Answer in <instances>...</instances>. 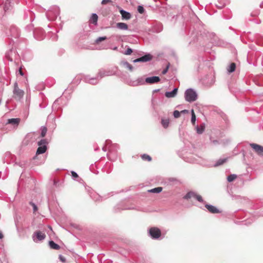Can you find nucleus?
I'll list each match as a JSON object with an SVG mask.
<instances>
[{"label": "nucleus", "mask_w": 263, "mask_h": 263, "mask_svg": "<svg viewBox=\"0 0 263 263\" xmlns=\"http://www.w3.org/2000/svg\"><path fill=\"white\" fill-rule=\"evenodd\" d=\"M236 69V64L234 63H232L227 69L229 73L233 72Z\"/></svg>", "instance_id": "nucleus-25"}, {"label": "nucleus", "mask_w": 263, "mask_h": 263, "mask_svg": "<svg viewBox=\"0 0 263 263\" xmlns=\"http://www.w3.org/2000/svg\"><path fill=\"white\" fill-rule=\"evenodd\" d=\"M82 79L84 82L93 85L97 84L98 82V80L97 77H91L88 75L83 77Z\"/></svg>", "instance_id": "nucleus-10"}, {"label": "nucleus", "mask_w": 263, "mask_h": 263, "mask_svg": "<svg viewBox=\"0 0 263 263\" xmlns=\"http://www.w3.org/2000/svg\"><path fill=\"white\" fill-rule=\"evenodd\" d=\"M160 81V79L157 76H153L151 77H148L145 79L146 83L148 84H154L159 82Z\"/></svg>", "instance_id": "nucleus-12"}, {"label": "nucleus", "mask_w": 263, "mask_h": 263, "mask_svg": "<svg viewBox=\"0 0 263 263\" xmlns=\"http://www.w3.org/2000/svg\"><path fill=\"white\" fill-rule=\"evenodd\" d=\"M212 143L214 144V145H216V144H219V141L218 140H213L212 141Z\"/></svg>", "instance_id": "nucleus-47"}, {"label": "nucleus", "mask_w": 263, "mask_h": 263, "mask_svg": "<svg viewBox=\"0 0 263 263\" xmlns=\"http://www.w3.org/2000/svg\"><path fill=\"white\" fill-rule=\"evenodd\" d=\"M4 236L2 233L0 231V239H2L3 238Z\"/></svg>", "instance_id": "nucleus-50"}, {"label": "nucleus", "mask_w": 263, "mask_h": 263, "mask_svg": "<svg viewBox=\"0 0 263 263\" xmlns=\"http://www.w3.org/2000/svg\"><path fill=\"white\" fill-rule=\"evenodd\" d=\"M195 193L193 192L190 191L188 192L184 197H183V199L188 200L192 197L194 198Z\"/></svg>", "instance_id": "nucleus-27"}, {"label": "nucleus", "mask_w": 263, "mask_h": 263, "mask_svg": "<svg viewBox=\"0 0 263 263\" xmlns=\"http://www.w3.org/2000/svg\"><path fill=\"white\" fill-rule=\"evenodd\" d=\"M237 178V176L235 174H232L228 176L227 180L228 182H232L234 181Z\"/></svg>", "instance_id": "nucleus-31"}, {"label": "nucleus", "mask_w": 263, "mask_h": 263, "mask_svg": "<svg viewBox=\"0 0 263 263\" xmlns=\"http://www.w3.org/2000/svg\"><path fill=\"white\" fill-rule=\"evenodd\" d=\"M59 258H60V260H61L63 262H65L66 259H65V257L64 256H63L62 255H60Z\"/></svg>", "instance_id": "nucleus-44"}, {"label": "nucleus", "mask_w": 263, "mask_h": 263, "mask_svg": "<svg viewBox=\"0 0 263 263\" xmlns=\"http://www.w3.org/2000/svg\"><path fill=\"white\" fill-rule=\"evenodd\" d=\"M213 83H214V81H213V80L212 79V83H211V84H213Z\"/></svg>", "instance_id": "nucleus-54"}, {"label": "nucleus", "mask_w": 263, "mask_h": 263, "mask_svg": "<svg viewBox=\"0 0 263 263\" xmlns=\"http://www.w3.org/2000/svg\"><path fill=\"white\" fill-rule=\"evenodd\" d=\"M71 176L74 178H77L78 177L77 173L74 171L71 172Z\"/></svg>", "instance_id": "nucleus-42"}, {"label": "nucleus", "mask_w": 263, "mask_h": 263, "mask_svg": "<svg viewBox=\"0 0 263 263\" xmlns=\"http://www.w3.org/2000/svg\"><path fill=\"white\" fill-rule=\"evenodd\" d=\"M97 150V148H95V151H96Z\"/></svg>", "instance_id": "nucleus-56"}, {"label": "nucleus", "mask_w": 263, "mask_h": 263, "mask_svg": "<svg viewBox=\"0 0 263 263\" xmlns=\"http://www.w3.org/2000/svg\"><path fill=\"white\" fill-rule=\"evenodd\" d=\"M168 67H169V66L168 65L165 69H164L162 70V74H165L167 73V72L168 71Z\"/></svg>", "instance_id": "nucleus-43"}, {"label": "nucleus", "mask_w": 263, "mask_h": 263, "mask_svg": "<svg viewBox=\"0 0 263 263\" xmlns=\"http://www.w3.org/2000/svg\"><path fill=\"white\" fill-rule=\"evenodd\" d=\"M137 10L138 12L140 14H143L145 11V9L142 6H138Z\"/></svg>", "instance_id": "nucleus-37"}, {"label": "nucleus", "mask_w": 263, "mask_h": 263, "mask_svg": "<svg viewBox=\"0 0 263 263\" xmlns=\"http://www.w3.org/2000/svg\"><path fill=\"white\" fill-rule=\"evenodd\" d=\"M205 207L208 209L209 212L212 214H217L221 213V211L214 205L206 203L205 204Z\"/></svg>", "instance_id": "nucleus-11"}, {"label": "nucleus", "mask_w": 263, "mask_h": 263, "mask_svg": "<svg viewBox=\"0 0 263 263\" xmlns=\"http://www.w3.org/2000/svg\"><path fill=\"white\" fill-rule=\"evenodd\" d=\"M100 77H104L105 76H108L109 73L108 72H105L104 71L101 70L100 71Z\"/></svg>", "instance_id": "nucleus-39"}, {"label": "nucleus", "mask_w": 263, "mask_h": 263, "mask_svg": "<svg viewBox=\"0 0 263 263\" xmlns=\"http://www.w3.org/2000/svg\"><path fill=\"white\" fill-rule=\"evenodd\" d=\"M194 198H196L200 202H204L202 197L200 195H197L196 193H195Z\"/></svg>", "instance_id": "nucleus-34"}, {"label": "nucleus", "mask_w": 263, "mask_h": 263, "mask_svg": "<svg viewBox=\"0 0 263 263\" xmlns=\"http://www.w3.org/2000/svg\"><path fill=\"white\" fill-rule=\"evenodd\" d=\"M142 158L144 160H147L148 161H151L152 160V158L150 156L147 154H143L141 156Z\"/></svg>", "instance_id": "nucleus-33"}, {"label": "nucleus", "mask_w": 263, "mask_h": 263, "mask_svg": "<svg viewBox=\"0 0 263 263\" xmlns=\"http://www.w3.org/2000/svg\"><path fill=\"white\" fill-rule=\"evenodd\" d=\"M112 4L111 0H102L101 2V4L102 5H105L107 4Z\"/></svg>", "instance_id": "nucleus-41"}, {"label": "nucleus", "mask_w": 263, "mask_h": 263, "mask_svg": "<svg viewBox=\"0 0 263 263\" xmlns=\"http://www.w3.org/2000/svg\"><path fill=\"white\" fill-rule=\"evenodd\" d=\"M159 90H160V89H155V90H154L153 92H158Z\"/></svg>", "instance_id": "nucleus-51"}, {"label": "nucleus", "mask_w": 263, "mask_h": 263, "mask_svg": "<svg viewBox=\"0 0 263 263\" xmlns=\"http://www.w3.org/2000/svg\"><path fill=\"white\" fill-rule=\"evenodd\" d=\"M123 65L128 69H129L130 71L133 70V67L127 62H124L123 63Z\"/></svg>", "instance_id": "nucleus-35"}, {"label": "nucleus", "mask_w": 263, "mask_h": 263, "mask_svg": "<svg viewBox=\"0 0 263 263\" xmlns=\"http://www.w3.org/2000/svg\"><path fill=\"white\" fill-rule=\"evenodd\" d=\"M162 191V187H155L154 189H151L149 190L148 191L151 193H159Z\"/></svg>", "instance_id": "nucleus-29"}, {"label": "nucleus", "mask_w": 263, "mask_h": 263, "mask_svg": "<svg viewBox=\"0 0 263 263\" xmlns=\"http://www.w3.org/2000/svg\"><path fill=\"white\" fill-rule=\"evenodd\" d=\"M227 161V158H220L218 159L214 164L215 166H218L223 164Z\"/></svg>", "instance_id": "nucleus-23"}, {"label": "nucleus", "mask_w": 263, "mask_h": 263, "mask_svg": "<svg viewBox=\"0 0 263 263\" xmlns=\"http://www.w3.org/2000/svg\"><path fill=\"white\" fill-rule=\"evenodd\" d=\"M9 32L10 34L9 35H10L12 37L16 39L20 36V31L15 26H11L9 29Z\"/></svg>", "instance_id": "nucleus-9"}, {"label": "nucleus", "mask_w": 263, "mask_h": 263, "mask_svg": "<svg viewBox=\"0 0 263 263\" xmlns=\"http://www.w3.org/2000/svg\"><path fill=\"white\" fill-rule=\"evenodd\" d=\"M191 122L193 124V125H195L196 122V115L194 113L193 109L191 110Z\"/></svg>", "instance_id": "nucleus-32"}, {"label": "nucleus", "mask_w": 263, "mask_h": 263, "mask_svg": "<svg viewBox=\"0 0 263 263\" xmlns=\"http://www.w3.org/2000/svg\"><path fill=\"white\" fill-rule=\"evenodd\" d=\"M148 233L149 236L154 239H158L161 236V231L157 228H152L149 230Z\"/></svg>", "instance_id": "nucleus-5"}, {"label": "nucleus", "mask_w": 263, "mask_h": 263, "mask_svg": "<svg viewBox=\"0 0 263 263\" xmlns=\"http://www.w3.org/2000/svg\"><path fill=\"white\" fill-rule=\"evenodd\" d=\"M49 245L50 248L54 250H59L60 247L59 245L55 243L53 241L51 240L49 242Z\"/></svg>", "instance_id": "nucleus-21"}, {"label": "nucleus", "mask_w": 263, "mask_h": 263, "mask_svg": "<svg viewBox=\"0 0 263 263\" xmlns=\"http://www.w3.org/2000/svg\"><path fill=\"white\" fill-rule=\"evenodd\" d=\"M18 72H19V74H20L21 76H24V73L23 72V71H22V70L21 68H20V69H19V70H18Z\"/></svg>", "instance_id": "nucleus-46"}, {"label": "nucleus", "mask_w": 263, "mask_h": 263, "mask_svg": "<svg viewBox=\"0 0 263 263\" xmlns=\"http://www.w3.org/2000/svg\"><path fill=\"white\" fill-rule=\"evenodd\" d=\"M250 146L254 152L259 156H263V146L256 143H251Z\"/></svg>", "instance_id": "nucleus-7"}, {"label": "nucleus", "mask_w": 263, "mask_h": 263, "mask_svg": "<svg viewBox=\"0 0 263 263\" xmlns=\"http://www.w3.org/2000/svg\"><path fill=\"white\" fill-rule=\"evenodd\" d=\"M153 58V56L147 53L145 54L144 55L141 57L140 58V62H146L148 61H151Z\"/></svg>", "instance_id": "nucleus-17"}, {"label": "nucleus", "mask_w": 263, "mask_h": 263, "mask_svg": "<svg viewBox=\"0 0 263 263\" xmlns=\"http://www.w3.org/2000/svg\"><path fill=\"white\" fill-rule=\"evenodd\" d=\"M181 112V113H189V110H187V109H184V110H183L181 111V112Z\"/></svg>", "instance_id": "nucleus-48"}, {"label": "nucleus", "mask_w": 263, "mask_h": 263, "mask_svg": "<svg viewBox=\"0 0 263 263\" xmlns=\"http://www.w3.org/2000/svg\"><path fill=\"white\" fill-rule=\"evenodd\" d=\"M10 3V0H6V1L5 2V3L4 6V10L5 12L10 9V8L11 7Z\"/></svg>", "instance_id": "nucleus-28"}, {"label": "nucleus", "mask_w": 263, "mask_h": 263, "mask_svg": "<svg viewBox=\"0 0 263 263\" xmlns=\"http://www.w3.org/2000/svg\"><path fill=\"white\" fill-rule=\"evenodd\" d=\"M91 49H97V47H91Z\"/></svg>", "instance_id": "nucleus-53"}, {"label": "nucleus", "mask_w": 263, "mask_h": 263, "mask_svg": "<svg viewBox=\"0 0 263 263\" xmlns=\"http://www.w3.org/2000/svg\"><path fill=\"white\" fill-rule=\"evenodd\" d=\"M95 42L96 43H99V37H98L97 39H96Z\"/></svg>", "instance_id": "nucleus-52"}, {"label": "nucleus", "mask_w": 263, "mask_h": 263, "mask_svg": "<svg viewBox=\"0 0 263 263\" xmlns=\"http://www.w3.org/2000/svg\"><path fill=\"white\" fill-rule=\"evenodd\" d=\"M33 35L38 40H42L45 36L44 31L42 28H36L33 31Z\"/></svg>", "instance_id": "nucleus-6"}, {"label": "nucleus", "mask_w": 263, "mask_h": 263, "mask_svg": "<svg viewBox=\"0 0 263 263\" xmlns=\"http://www.w3.org/2000/svg\"><path fill=\"white\" fill-rule=\"evenodd\" d=\"M46 237L44 233H42L41 231H38L34 233L33 236V239L34 241L37 242L38 241H42Z\"/></svg>", "instance_id": "nucleus-8"}, {"label": "nucleus", "mask_w": 263, "mask_h": 263, "mask_svg": "<svg viewBox=\"0 0 263 263\" xmlns=\"http://www.w3.org/2000/svg\"><path fill=\"white\" fill-rule=\"evenodd\" d=\"M60 14V8L59 7L54 6L46 12V16L50 21L54 20Z\"/></svg>", "instance_id": "nucleus-1"}, {"label": "nucleus", "mask_w": 263, "mask_h": 263, "mask_svg": "<svg viewBox=\"0 0 263 263\" xmlns=\"http://www.w3.org/2000/svg\"><path fill=\"white\" fill-rule=\"evenodd\" d=\"M98 19V15L96 13H92L89 20V25H90L91 24L97 25Z\"/></svg>", "instance_id": "nucleus-16"}, {"label": "nucleus", "mask_w": 263, "mask_h": 263, "mask_svg": "<svg viewBox=\"0 0 263 263\" xmlns=\"http://www.w3.org/2000/svg\"><path fill=\"white\" fill-rule=\"evenodd\" d=\"M13 98L18 101H20L24 97V91L18 88L17 83L15 82L14 84L13 90Z\"/></svg>", "instance_id": "nucleus-3"}, {"label": "nucleus", "mask_w": 263, "mask_h": 263, "mask_svg": "<svg viewBox=\"0 0 263 263\" xmlns=\"http://www.w3.org/2000/svg\"><path fill=\"white\" fill-rule=\"evenodd\" d=\"M133 52V50L130 48H128L125 51L124 54L126 55H129L130 54Z\"/></svg>", "instance_id": "nucleus-40"}, {"label": "nucleus", "mask_w": 263, "mask_h": 263, "mask_svg": "<svg viewBox=\"0 0 263 263\" xmlns=\"http://www.w3.org/2000/svg\"><path fill=\"white\" fill-rule=\"evenodd\" d=\"M178 92V88H174L171 91H166L165 96L167 98H174L176 96Z\"/></svg>", "instance_id": "nucleus-15"}, {"label": "nucleus", "mask_w": 263, "mask_h": 263, "mask_svg": "<svg viewBox=\"0 0 263 263\" xmlns=\"http://www.w3.org/2000/svg\"><path fill=\"white\" fill-rule=\"evenodd\" d=\"M117 49V47H115L114 48V50H116V49Z\"/></svg>", "instance_id": "nucleus-55"}, {"label": "nucleus", "mask_w": 263, "mask_h": 263, "mask_svg": "<svg viewBox=\"0 0 263 263\" xmlns=\"http://www.w3.org/2000/svg\"><path fill=\"white\" fill-rule=\"evenodd\" d=\"M180 112L178 110H175L173 112V116L175 118H178L180 116Z\"/></svg>", "instance_id": "nucleus-36"}, {"label": "nucleus", "mask_w": 263, "mask_h": 263, "mask_svg": "<svg viewBox=\"0 0 263 263\" xmlns=\"http://www.w3.org/2000/svg\"><path fill=\"white\" fill-rule=\"evenodd\" d=\"M89 169H90V171L92 172V173H93L94 174H98L99 172L98 171V164L96 162L95 163V164H92L90 166Z\"/></svg>", "instance_id": "nucleus-20"}, {"label": "nucleus", "mask_w": 263, "mask_h": 263, "mask_svg": "<svg viewBox=\"0 0 263 263\" xmlns=\"http://www.w3.org/2000/svg\"><path fill=\"white\" fill-rule=\"evenodd\" d=\"M145 81L143 78L140 77L138 78L136 80L130 82V85L133 86H137L139 85H143L145 83Z\"/></svg>", "instance_id": "nucleus-13"}, {"label": "nucleus", "mask_w": 263, "mask_h": 263, "mask_svg": "<svg viewBox=\"0 0 263 263\" xmlns=\"http://www.w3.org/2000/svg\"><path fill=\"white\" fill-rule=\"evenodd\" d=\"M106 39V37L105 36H104V37H100V42L102 41L105 40Z\"/></svg>", "instance_id": "nucleus-49"}, {"label": "nucleus", "mask_w": 263, "mask_h": 263, "mask_svg": "<svg viewBox=\"0 0 263 263\" xmlns=\"http://www.w3.org/2000/svg\"><path fill=\"white\" fill-rule=\"evenodd\" d=\"M105 143H106V145L102 147V150L104 152H106L107 151H110V145H110V144L111 143V141H109V140H106Z\"/></svg>", "instance_id": "nucleus-26"}, {"label": "nucleus", "mask_w": 263, "mask_h": 263, "mask_svg": "<svg viewBox=\"0 0 263 263\" xmlns=\"http://www.w3.org/2000/svg\"><path fill=\"white\" fill-rule=\"evenodd\" d=\"M140 60H140V59L139 58H138V59H136L134 60L133 61V62H134V63L140 62Z\"/></svg>", "instance_id": "nucleus-45"}, {"label": "nucleus", "mask_w": 263, "mask_h": 263, "mask_svg": "<svg viewBox=\"0 0 263 263\" xmlns=\"http://www.w3.org/2000/svg\"><path fill=\"white\" fill-rule=\"evenodd\" d=\"M185 100L189 102L195 101L197 99V94L194 89L192 88L187 89L184 93Z\"/></svg>", "instance_id": "nucleus-2"}, {"label": "nucleus", "mask_w": 263, "mask_h": 263, "mask_svg": "<svg viewBox=\"0 0 263 263\" xmlns=\"http://www.w3.org/2000/svg\"><path fill=\"white\" fill-rule=\"evenodd\" d=\"M205 129V126L204 124L200 125V126H196V131L198 134H201L203 133Z\"/></svg>", "instance_id": "nucleus-22"}, {"label": "nucleus", "mask_w": 263, "mask_h": 263, "mask_svg": "<svg viewBox=\"0 0 263 263\" xmlns=\"http://www.w3.org/2000/svg\"><path fill=\"white\" fill-rule=\"evenodd\" d=\"M29 204L32 206L33 212H35L37 210V206L35 205L34 203L32 202V201L30 202Z\"/></svg>", "instance_id": "nucleus-38"}, {"label": "nucleus", "mask_w": 263, "mask_h": 263, "mask_svg": "<svg viewBox=\"0 0 263 263\" xmlns=\"http://www.w3.org/2000/svg\"><path fill=\"white\" fill-rule=\"evenodd\" d=\"M119 12L121 14L122 20H128L132 17V15L129 12L123 9L120 10Z\"/></svg>", "instance_id": "nucleus-14"}, {"label": "nucleus", "mask_w": 263, "mask_h": 263, "mask_svg": "<svg viewBox=\"0 0 263 263\" xmlns=\"http://www.w3.org/2000/svg\"><path fill=\"white\" fill-rule=\"evenodd\" d=\"M116 27L117 28L120 30H127L128 29V25L124 23H118L116 24Z\"/></svg>", "instance_id": "nucleus-18"}, {"label": "nucleus", "mask_w": 263, "mask_h": 263, "mask_svg": "<svg viewBox=\"0 0 263 263\" xmlns=\"http://www.w3.org/2000/svg\"><path fill=\"white\" fill-rule=\"evenodd\" d=\"M41 137L43 138L45 136V135L47 133V129L45 126H43L41 127Z\"/></svg>", "instance_id": "nucleus-30"}, {"label": "nucleus", "mask_w": 263, "mask_h": 263, "mask_svg": "<svg viewBox=\"0 0 263 263\" xmlns=\"http://www.w3.org/2000/svg\"><path fill=\"white\" fill-rule=\"evenodd\" d=\"M169 123H170V120L168 119H161V124L164 128H166L168 126Z\"/></svg>", "instance_id": "nucleus-24"}, {"label": "nucleus", "mask_w": 263, "mask_h": 263, "mask_svg": "<svg viewBox=\"0 0 263 263\" xmlns=\"http://www.w3.org/2000/svg\"><path fill=\"white\" fill-rule=\"evenodd\" d=\"M20 121L18 118H12L8 120L7 124H11L14 125H17Z\"/></svg>", "instance_id": "nucleus-19"}, {"label": "nucleus", "mask_w": 263, "mask_h": 263, "mask_svg": "<svg viewBox=\"0 0 263 263\" xmlns=\"http://www.w3.org/2000/svg\"><path fill=\"white\" fill-rule=\"evenodd\" d=\"M38 145L39 146L37 149L36 154H42L45 153L47 150V144H48V142L46 139H41L37 143Z\"/></svg>", "instance_id": "nucleus-4"}]
</instances>
